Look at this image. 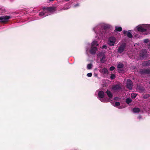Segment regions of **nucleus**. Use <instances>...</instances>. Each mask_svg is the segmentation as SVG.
Wrapping results in <instances>:
<instances>
[{"label":"nucleus","instance_id":"obj_11","mask_svg":"<svg viewBox=\"0 0 150 150\" xmlns=\"http://www.w3.org/2000/svg\"><path fill=\"white\" fill-rule=\"evenodd\" d=\"M42 9L44 11L47 10V11L52 12L55 10V8L53 7H43Z\"/></svg>","mask_w":150,"mask_h":150},{"label":"nucleus","instance_id":"obj_39","mask_svg":"<svg viewBox=\"0 0 150 150\" xmlns=\"http://www.w3.org/2000/svg\"><path fill=\"white\" fill-rule=\"evenodd\" d=\"M101 48H104V47H103V45L102 46V47H101Z\"/></svg>","mask_w":150,"mask_h":150},{"label":"nucleus","instance_id":"obj_42","mask_svg":"<svg viewBox=\"0 0 150 150\" xmlns=\"http://www.w3.org/2000/svg\"><path fill=\"white\" fill-rule=\"evenodd\" d=\"M98 27H97V29H98Z\"/></svg>","mask_w":150,"mask_h":150},{"label":"nucleus","instance_id":"obj_28","mask_svg":"<svg viewBox=\"0 0 150 150\" xmlns=\"http://www.w3.org/2000/svg\"><path fill=\"white\" fill-rule=\"evenodd\" d=\"M115 69V67L114 66H112L110 68V70L112 71L114 70Z\"/></svg>","mask_w":150,"mask_h":150},{"label":"nucleus","instance_id":"obj_25","mask_svg":"<svg viewBox=\"0 0 150 150\" xmlns=\"http://www.w3.org/2000/svg\"><path fill=\"white\" fill-rule=\"evenodd\" d=\"M92 66V65L91 64H89L87 65V68L88 69H91Z\"/></svg>","mask_w":150,"mask_h":150},{"label":"nucleus","instance_id":"obj_27","mask_svg":"<svg viewBox=\"0 0 150 150\" xmlns=\"http://www.w3.org/2000/svg\"><path fill=\"white\" fill-rule=\"evenodd\" d=\"M45 14V13L44 11H42L39 13V15L41 16H44Z\"/></svg>","mask_w":150,"mask_h":150},{"label":"nucleus","instance_id":"obj_20","mask_svg":"<svg viewBox=\"0 0 150 150\" xmlns=\"http://www.w3.org/2000/svg\"><path fill=\"white\" fill-rule=\"evenodd\" d=\"M132 101V99L130 98H128L126 99V102L127 104H129Z\"/></svg>","mask_w":150,"mask_h":150},{"label":"nucleus","instance_id":"obj_9","mask_svg":"<svg viewBox=\"0 0 150 150\" xmlns=\"http://www.w3.org/2000/svg\"><path fill=\"white\" fill-rule=\"evenodd\" d=\"M147 51L146 50H142L140 52V56L142 58L146 57Z\"/></svg>","mask_w":150,"mask_h":150},{"label":"nucleus","instance_id":"obj_10","mask_svg":"<svg viewBox=\"0 0 150 150\" xmlns=\"http://www.w3.org/2000/svg\"><path fill=\"white\" fill-rule=\"evenodd\" d=\"M140 72L141 74H150V69H141L140 70Z\"/></svg>","mask_w":150,"mask_h":150},{"label":"nucleus","instance_id":"obj_5","mask_svg":"<svg viewBox=\"0 0 150 150\" xmlns=\"http://www.w3.org/2000/svg\"><path fill=\"white\" fill-rule=\"evenodd\" d=\"M11 17L8 16H3L0 17V22L1 23H6L8 22V20Z\"/></svg>","mask_w":150,"mask_h":150},{"label":"nucleus","instance_id":"obj_18","mask_svg":"<svg viewBox=\"0 0 150 150\" xmlns=\"http://www.w3.org/2000/svg\"><path fill=\"white\" fill-rule=\"evenodd\" d=\"M124 66V65L122 63L119 62L117 65V67L118 69H120L123 68Z\"/></svg>","mask_w":150,"mask_h":150},{"label":"nucleus","instance_id":"obj_7","mask_svg":"<svg viewBox=\"0 0 150 150\" xmlns=\"http://www.w3.org/2000/svg\"><path fill=\"white\" fill-rule=\"evenodd\" d=\"M121 88V86L120 84L113 85L112 87V90L115 91H119Z\"/></svg>","mask_w":150,"mask_h":150},{"label":"nucleus","instance_id":"obj_1","mask_svg":"<svg viewBox=\"0 0 150 150\" xmlns=\"http://www.w3.org/2000/svg\"><path fill=\"white\" fill-rule=\"evenodd\" d=\"M113 28L110 25L104 23V35H110L113 30Z\"/></svg>","mask_w":150,"mask_h":150},{"label":"nucleus","instance_id":"obj_33","mask_svg":"<svg viewBox=\"0 0 150 150\" xmlns=\"http://www.w3.org/2000/svg\"><path fill=\"white\" fill-rule=\"evenodd\" d=\"M137 118L138 119H141L142 118V117L140 115H139L138 116V117H137Z\"/></svg>","mask_w":150,"mask_h":150},{"label":"nucleus","instance_id":"obj_17","mask_svg":"<svg viewBox=\"0 0 150 150\" xmlns=\"http://www.w3.org/2000/svg\"><path fill=\"white\" fill-rule=\"evenodd\" d=\"M106 93L108 96L110 98H111L112 97V93L109 91H106Z\"/></svg>","mask_w":150,"mask_h":150},{"label":"nucleus","instance_id":"obj_38","mask_svg":"<svg viewBox=\"0 0 150 150\" xmlns=\"http://www.w3.org/2000/svg\"><path fill=\"white\" fill-rule=\"evenodd\" d=\"M101 48H104V47H103V45L102 46V47H101Z\"/></svg>","mask_w":150,"mask_h":150},{"label":"nucleus","instance_id":"obj_30","mask_svg":"<svg viewBox=\"0 0 150 150\" xmlns=\"http://www.w3.org/2000/svg\"><path fill=\"white\" fill-rule=\"evenodd\" d=\"M99 67H100V72H103V68L102 67V66H99Z\"/></svg>","mask_w":150,"mask_h":150},{"label":"nucleus","instance_id":"obj_12","mask_svg":"<svg viewBox=\"0 0 150 150\" xmlns=\"http://www.w3.org/2000/svg\"><path fill=\"white\" fill-rule=\"evenodd\" d=\"M97 50V48L96 47L91 46L90 52L92 54H94L96 53Z\"/></svg>","mask_w":150,"mask_h":150},{"label":"nucleus","instance_id":"obj_6","mask_svg":"<svg viewBox=\"0 0 150 150\" xmlns=\"http://www.w3.org/2000/svg\"><path fill=\"white\" fill-rule=\"evenodd\" d=\"M133 86V83L130 79H128L127 80L126 87V88L130 90L132 89Z\"/></svg>","mask_w":150,"mask_h":150},{"label":"nucleus","instance_id":"obj_23","mask_svg":"<svg viewBox=\"0 0 150 150\" xmlns=\"http://www.w3.org/2000/svg\"><path fill=\"white\" fill-rule=\"evenodd\" d=\"M115 77V75L114 74H112L111 75L110 78L111 80H113L114 79Z\"/></svg>","mask_w":150,"mask_h":150},{"label":"nucleus","instance_id":"obj_32","mask_svg":"<svg viewBox=\"0 0 150 150\" xmlns=\"http://www.w3.org/2000/svg\"><path fill=\"white\" fill-rule=\"evenodd\" d=\"M127 31H126L125 30H124L123 31V34H125L126 33H127Z\"/></svg>","mask_w":150,"mask_h":150},{"label":"nucleus","instance_id":"obj_35","mask_svg":"<svg viewBox=\"0 0 150 150\" xmlns=\"http://www.w3.org/2000/svg\"><path fill=\"white\" fill-rule=\"evenodd\" d=\"M103 32V29H101V30H100V32Z\"/></svg>","mask_w":150,"mask_h":150},{"label":"nucleus","instance_id":"obj_34","mask_svg":"<svg viewBox=\"0 0 150 150\" xmlns=\"http://www.w3.org/2000/svg\"><path fill=\"white\" fill-rule=\"evenodd\" d=\"M107 47L105 45H104V49H107Z\"/></svg>","mask_w":150,"mask_h":150},{"label":"nucleus","instance_id":"obj_40","mask_svg":"<svg viewBox=\"0 0 150 150\" xmlns=\"http://www.w3.org/2000/svg\"><path fill=\"white\" fill-rule=\"evenodd\" d=\"M103 57H104V59H105V56H104V55Z\"/></svg>","mask_w":150,"mask_h":150},{"label":"nucleus","instance_id":"obj_8","mask_svg":"<svg viewBox=\"0 0 150 150\" xmlns=\"http://www.w3.org/2000/svg\"><path fill=\"white\" fill-rule=\"evenodd\" d=\"M97 58L98 60H100L98 61H100L102 63H103V53L102 52H100L97 55Z\"/></svg>","mask_w":150,"mask_h":150},{"label":"nucleus","instance_id":"obj_2","mask_svg":"<svg viewBox=\"0 0 150 150\" xmlns=\"http://www.w3.org/2000/svg\"><path fill=\"white\" fill-rule=\"evenodd\" d=\"M138 31L143 32L146 31L150 32V24L139 25L136 27Z\"/></svg>","mask_w":150,"mask_h":150},{"label":"nucleus","instance_id":"obj_21","mask_svg":"<svg viewBox=\"0 0 150 150\" xmlns=\"http://www.w3.org/2000/svg\"><path fill=\"white\" fill-rule=\"evenodd\" d=\"M127 36L129 38H132L133 37V36L132 34L129 32H127Z\"/></svg>","mask_w":150,"mask_h":150},{"label":"nucleus","instance_id":"obj_41","mask_svg":"<svg viewBox=\"0 0 150 150\" xmlns=\"http://www.w3.org/2000/svg\"><path fill=\"white\" fill-rule=\"evenodd\" d=\"M149 84H150V82H149Z\"/></svg>","mask_w":150,"mask_h":150},{"label":"nucleus","instance_id":"obj_26","mask_svg":"<svg viewBox=\"0 0 150 150\" xmlns=\"http://www.w3.org/2000/svg\"><path fill=\"white\" fill-rule=\"evenodd\" d=\"M149 40L148 39H146L144 40V43H147L149 41Z\"/></svg>","mask_w":150,"mask_h":150},{"label":"nucleus","instance_id":"obj_4","mask_svg":"<svg viewBox=\"0 0 150 150\" xmlns=\"http://www.w3.org/2000/svg\"><path fill=\"white\" fill-rule=\"evenodd\" d=\"M116 38L113 36L110 37L108 40V43L110 46H113L115 45L116 42Z\"/></svg>","mask_w":150,"mask_h":150},{"label":"nucleus","instance_id":"obj_19","mask_svg":"<svg viewBox=\"0 0 150 150\" xmlns=\"http://www.w3.org/2000/svg\"><path fill=\"white\" fill-rule=\"evenodd\" d=\"M98 45L97 42L96 41H93L91 43V46L96 47L95 46H97Z\"/></svg>","mask_w":150,"mask_h":150},{"label":"nucleus","instance_id":"obj_24","mask_svg":"<svg viewBox=\"0 0 150 150\" xmlns=\"http://www.w3.org/2000/svg\"><path fill=\"white\" fill-rule=\"evenodd\" d=\"M120 103L119 102H116L115 103V106L116 107H117L118 108H119V106L120 105Z\"/></svg>","mask_w":150,"mask_h":150},{"label":"nucleus","instance_id":"obj_36","mask_svg":"<svg viewBox=\"0 0 150 150\" xmlns=\"http://www.w3.org/2000/svg\"><path fill=\"white\" fill-rule=\"evenodd\" d=\"M97 29V28H95L94 29V31L95 32V31H96V30Z\"/></svg>","mask_w":150,"mask_h":150},{"label":"nucleus","instance_id":"obj_15","mask_svg":"<svg viewBox=\"0 0 150 150\" xmlns=\"http://www.w3.org/2000/svg\"><path fill=\"white\" fill-rule=\"evenodd\" d=\"M115 29L114 31L115 32H120L122 30V28L121 27L116 26H115Z\"/></svg>","mask_w":150,"mask_h":150},{"label":"nucleus","instance_id":"obj_22","mask_svg":"<svg viewBox=\"0 0 150 150\" xmlns=\"http://www.w3.org/2000/svg\"><path fill=\"white\" fill-rule=\"evenodd\" d=\"M137 94L135 93H133L131 94V97L132 98H135L137 96Z\"/></svg>","mask_w":150,"mask_h":150},{"label":"nucleus","instance_id":"obj_37","mask_svg":"<svg viewBox=\"0 0 150 150\" xmlns=\"http://www.w3.org/2000/svg\"><path fill=\"white\" fill-rule=\"evenodd\" d=\"M50 1H54V0H49Z\"/></svg>","mask_w":150,"mask_h":150},{"label":"nucleus","instance_id":"obj_3","mask_svg":"<svg viewBox=\"0 0 150 150\" xmlns=\"http://www.w3.org/2000/svg\"><path fill=\"white\" fill-rule=\"evenodd\" d=\"M126 46V44L125 42L122 43L117 49V52L121 54L125 50Z\"/></svg>","mask_w":150,"mask_h":150},{"label":"nucleus","instance_id":"obj_29","mask_svg":"<svg viewBox=\"0 0 150 150\" xmlns=\"http://www.w3.org/2000/svg\"><path fill=\"white\" fill-rule=\"evenodd\" d=\"M92 76V73H89L87 74V76L89 77H91Z\"/></svg>","mask_w":150,"mask_h":150},{"label":"nucleus","instance_id":"obj_13","mask_svg":"<svg viewBox=\"0 0 150 150\" xmlns=\"http://www.w3.org/2000/svg\"><path fill=\"white\" fill-rule=\"evenodd\" d=\"M98 98L102 102L103 101V91H100L98 93Z\"/></svg>","mask_w":150,"mask_h":150},{"label":"nucleus","instance_id":"obj_31","mask_svg":"<svg viewBox=\"0 0 150 150\" xmlns=\"http://www.w3.org/2000/svg\"><path fill=\"white\" fill-rule=\"evenodd\" d=\"M107 72H108V71L107 69L105 68H104V73H106Z\"/></svg>","mask_w":150,"mask_h":150},{"label":"nucleus","instance_id":"obj_16","mask_svg":"<svg viewBox=\"0 0 150 150\" xmlns=\"http://www.w3.org/2000/svg\"><path fill=\"white\" fill-rule=\"evenodd\" d=\"M132 112L134 113H139L140 111L139 108H134L132 110Z\"/></svg>","mask_w":150,"mask_h":150},{"label":"nucleus","instance_id":"obj_14","mask_svg":"<svg viewBox=\"0 0 150 150\" xmlns=\"http://www.w3.org/2000/svg\"><path fill=\"white\" fill-rule=\"evenodd\" d=\"M143 67H148L150 66V60L144 61L142 64Z\"/></svg>","mask_w":150,"mask_h":150}]
</instances>
